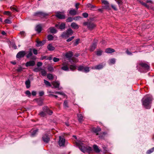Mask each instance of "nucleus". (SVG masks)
I'll return each instance as SVG.
<instances>
[{
    "label": "nucleus",
    "mask_w": 154,
    "mask_h": 154,
    "mask_svg": "<svg viewBox=\"0 0 154 154\" xmlns=\"http://www.w3.org/2000/svg\"><path fill=\"white\" fill-rule=\"evenodd\" d=\"M87 6L88 8H90L91 9H93L95 8V6L93 5H92L91 4H90V3L88 4L87 5Z\"/></svg>",
    "instance_id": "nucleus-40"
},
{
    "label": "nucleus",
    "mask_w": 154,
    "mask_h": 154,
    "mask_svg": "<svg viewBox=\"0 0 154 154\" xmlns=\"http://www.w3.org/2000/svg\"><path fill=\"white\" fill-rule=\"evenodd\" d=\"M77 117L79 121L80 122H82L83 121V116L82 114L80 113H79L77 114Z\"/></svg>",
    "instance_id": "nucleus-26"
},
{
    "label": "nucleus",
    "mask_w": 154,
    "mask_h": 154,
    "mask_svg": "<svg viewBox=\"0 0 154 154\" xmlns=\"http://www.w3.org/2000/svg\"><path fill=\"white\" fill-rule=\"evenodd\" d=\"M74 38V36H72L66 40V42H69L72 40Z\"/></svg>",
    "instance_id": "nucleus-48"
},
{
    "label": "nucleus",
    "mask_w": 154,
    "mask_h": 154,
    "mask_svg": "<svg viewBox=\"0 0 154 154\" xmlns=\"http://www.w3.org/2000/svg\"><path fill=\"white\" fill-rule=\"evenodd\" d=\"M65 11H58L56 12V14L55 16L59 19H63L65 18V15L64 14Z\"/></svg>",
    "instance_id": "nucleus-7"
},
{
    "label": "nucleus",
    "mask_w": 154,
    "mask_h": 154,
    "mask_svg": "<svg viewBox=\"0 0 154 154\" xmlns=\"http://www.w3.org/2000/svg\"><path fill=\"white\" fill-rule=\"evenodd\" d=\"M20 34L21 35V36H24L25 35V32L24 31L20 32Z\"/></svg>",
    "instance_id": "nucleus-61"
},
{
    "label": "nucleus",
    "mask_w": 154,
    "mask_h": 154,
    "mask_svg": "<svg viewBox=\"0 0 154 154\" xmlns=\"http://www.w3.org/2000/svg\"><path fill=\"white\" fill-rule=\"evenodd\" d=\"M38 129H36L35 130H34L33 131H31V136L32 137H34L35 136V134H36L37 132L38 131Z\"/></svg>",
    "instance_id": "nucleus-32"
},
{
    "label": "nucleus",
    "mask_w": 154,
    "mask_h": 154,
    "mask_svg": "<svg viewBox=\"0 0 154 154\" xmlns=\"http://www.w3.org/2000/svg\"><path fill=\"white\" fill-rule=\"evenodd\" d=\"M52 85L55 88H59L60 83L58 81L53 82L52 83Z\"/></svg>",
    "instance_id": "nucleus-25"
},
{
    "label": "nucleus",
    "mask_w": 154,
    "mask_h": 154,
    "mask_svg": "<svg viewBox=\"0 0 154 154\" xmlns=\"http://www.w3.org/2000/svg\"><path fill=\"white\" fill-rule=\"evenodd\" d=\"M81 18H82V17L80 16H76L74 17L73 19L74 20H77Z\"/></svg>",
    "instance_id": "nucleus-52"
},
{
    "label": "nucleus",
    "mask_w": 154,
    "mask_h": 154,
    "mask_svg": "<svg viewBox=\"0 0 154 154\" xmlns=\"http://www.w3.org/2000/svg\"><path fill=\"white\" fill-rule=\"evenodd\" d=\"M82 16L85 18H87L88 16V14L87 13H84L82 14Z\"/></svg>",
    "instance_id": "nucleus-53"
},
{
    "label": "nucleus",
    "mask_w": 154,
    "mask_h": 154,
    "mask_svg": "<svg viewBox=\"0 0 154 154\" xmlns=\"http://www.w3.org/2000/svg\"><path fill=\"white\" fill-rule=\"evenodd\" d=\"M116 1L119 5L122 3V1L121 0H116Z\"/></svg>",
    "instance_id": "nucleus-64"
},
{
    "label": "nucleus",
    "mask_w": 154,
    "mask_h": 154,
    "mask_svg": "<svg viewBox=\"0 0 154 154\" xmlns=\"http://www.w3.org/2000/svg\"><path fill=\"white\" fill-rule=\"evenodd\" d=\"M55 94H59L60 95H65V94L63 92H55Z\"/></svg>",
    "instance_id": "nucleus-54"
},
{
    "label": "nucleus",
    "mask_w": 154,
    "mask_h": 154,
    "mask_svg": "<svg viewBox=\"0 0 154 154\" xmlns=\"http://www.w3.org/2000/svg\"><path fill=\"white\" fill-rule=\"evenodd\" d=\"M62 66L61 69L65 71H69V68L68 66V64L67 62H64L62 64Z\"/></svg>",
    "instance_id": "nucleus-9"
},
{
    "label": "nucleus",
    "mask_w": 154,
    "mask_h": 154,
    "mask_svg": "<svg viewBox=\"0 0 154 154\" xmlns=\"http://www.w3.org/2000/svg\"><path fill=\"white\" fill-rule=\"evenodd\" d=\"M44 83L46 85L48 86H51V84L48 81L45 79L44 80Z\"/></svg>",
    "instance_id": "nucleus-43"
},
{
    "label": "nucleus",
    "mask_w": 154,
    "mask_h": 154,
    "mask_svg": "<svg viewBox=\"0 0 154 154\" xmlns=\"http://www.w3.org/2000/svg\"><path fill=\"white\" fill-rule=\"evenodd\" d=\"M59 140L58 141L59 145L60 146H64L65 143V139L60 136H59Z\"/></svg>",
    "instance_id": "nucleus-12"
},
{
    "label": "nucleus",
    "mask_w": 154,
    "mask_h": 154,
    "mask_svg": "<svg viewBox=\"0 0 154 154\" xmlns=\"http://www.w3.org/2000/svg\"><path fill=\"white\" fill-rule=\"evenodd\" d=\"M26 52L25 51H22L19 52L16 55V57L17 58L20 59L23 57L26 54Z\"/></svg>",
    "instance_id": "nucleus-10"
},
{
    "label": "nucleus",
    "mask_w": 154,
    "mask_h": 154,
    "mask_svg": "<svg viewBox=\"0 0 154 154\" xmlns=\"http://www.w3.org/2000/svg\"><path fill=\"white\" fill-rule=\"evenodd\" d=\"M43 109L44 112H41L39 113V115L41 116H45L46 113L50 115H51L53 113V111L52 110H50L47 106H45L43 107Z\"/></svg>",
    "instance_id": "nucleus-4"
},
{
    "label": "nucleus",
    "mask_w": 154,
    "mask_h": 154,
    "mask_svg": "<svg viewBox=\"0 0 154 154\" xmlns=\"http://www.w3.org/2000/svg\"><path fill=\"white\" fill-rule=\"evenodd\" d=\"M80 5V3H77L75 4V7L77 10L79 8V6Z\"/></svg>",
    "instance_id": "nucleus-63"
},
{
    "label": "nucleus",
    "mask_w": 154,
    "mask_h": 154,
    "mask_svg": "<svg viewBox=\"0 0 154 154\" xmlns=\"http://www.w3.org/2000/svg\"><path fill=\"white\" fill-rule=\"evenodd\" d=\"M107 133L106 132H103L102 133H100L99 134V137L100 139H104L105 135Z\"/></svg>",
    "instance_id": "nucleus-31"
},
{
    "label": "nucleus",
    "mask_w": 154,
    "mask_h": 154,
    "mask_svg": "<svg viewBox=\"0 0 154 154\" xmlns=\"http://www.w3.org/2000/svg\"><path fill=\"white\" fill-rule=\"evenodd\" d=\"M4 14H5L8 15H10L11 14V13L10 11H5L4 12Z\"/></svg>",
    "instance_id": "nucleus-58"
},
{
    "label": "nucleus",
    "mask_w": 154,
    "mask_h": 154,
    "mask_svg": "<svg viewBox=\"0 0 154 154\" xmlns=\"http://www.w3.org/2000/svg\"><path fill=\"white\" fill-rule=\"evenodd\" d=\"M115 51V50L112 48H108L105 50V52L107 53H111Z\"/></svg>",
    "instance_id": "nucleus-22"
},
{
    "label": "nucleus",
    "mask_w": 154,
    "mask_h": 154,
    "mask_svg": "<svg viewBox=\"0 0 154 154\" xmlns=\"http://www.w3.org/2000/svg\"><path fill=\"white\" fill-rule=\"evenodd\" d=\"M152 97L151 96H145L142 100V104L147 109H149L151 107L152 101Z\"/></svg>",
    "instance_id": "nucleus-1"
},
{
    "label": "nucleus",
    "mask_w": 154,
    "mask_h": 154,
    "mask_svg": "<svg viewBox=\"0 0 154 154\" xmlns=\"http://www.w3.org/2000/svg\"><path fill=\"white\" fill-rule=\"evenodd\" d=\"M47 78L50 80H52L53 79V77L51 74H48L47 75Z\"/></svg>",
    "instance_id": "nucleus-41"
},
{
    "label": "nucleus",
    "mask_w": 154,
    "mask_h": 154,
    "mask_svg": "<svg viewBox=\"0 0 154 154\" xmlns=\"http://www.w3.org/2000/svg\"><path fill=\"white\" fill-rule=\"evenodd\" d=\"M138 64L140 65L141 67V68H140L139 69V70L140 72H142L144 71L142 69V68L144 70H148L149 69V65L147 63L143 62H140L138 63Z\"/></svg>",
    "instance_id": "nucleus-6"
},
{
    "label": "nucleus",
    "mask_w": 154,
    "mask_h": 154,
    "mask_svg": "<svg viewBox=\"0 0 154 154\" xmlns=\"http://www.w3.org/2000/svg\"><path fill=\"white\" fill-rule=\"evenodd\" d=\"M42 27L40 25H38L36 26L35 28V30L38 33H40L42 31Z\"/></svg>",
    "instance_id": "nucleus-24"
},
{
    "label": "nucleus",
    "mask_w": 154,
    "mask_h": 154,
    "mask_svg": "<svg viewBox=\"0 0 154 154\" xmlns=\"http://www.w3.org/2000/svg\"><path fill=\"white\" fill-rule=\"evenodd\" d=\"M73 33V31L71 28H69L67 29L66 31L63 32L61 35V36L63 38H67L72 35Z\"/></svg>",
    "instance_id": "nucleus-3"
},
{
    "label": "nucleus",
    "mask_w": 154,
    "mask_h": 154,
    "mask_svg": "<svg viewBox=\"0 0 154 154\" xmlns=\"http://www.w3.org/2000/svg\"><path fill=\"white\" fill-rule=\"evenodd\" d=\"M23 68L21 66H20L16 70L17 72H20L23 70Z\"/></svg>",
    "instance_id": "nucleus-49"
},
{
    "label": "nucleus",
    "mask_w": 154,
    "mask_h": 154,
    "mask_svg": "<svg viewBox=\"0 0 154 154\" xmlns=\"http://www.w3.org/2000/svg\"><path fill=\"white\" fill-rule=\"evenodd\" d=\"M36 46L37 47H39L43 45L45 43V41L43 40L42 41H36Z\"/></svg>",
    "instance_id": "nucleus-19"
},
{
    "label": "nucleus",
    "mask_w": 154,
    "mask_h": 154,
    "mask_svg": "<svg viewBox=\"0 0 154 154\" xmlns=\"http://www.w3.org/2000/svg\"><path fill=\"white\" fill-rule=\"evenodd\" d=\"M76 67L75 65H71L69 66L70 69L72 71L75 70L76 69Z\"/></svg>",
    "instance_id": "nucleus-33"
},
{
    "label": "nucleus",
    "mask_w": 154,
    "mask_h": 154,
    "mask_svg": "<svg viewBox=\"0 0 154 154\" xmlns=\"http://www.w3.org/2000/svg\"><path fill=\"white\" fill-rule=\"evenodd\" d=\"M48 50L50 51H53L55 49V48L51 44L48 45L47 47Z\"/></svg>",
    "instance_id": "nucleus-23"
},
{
    "label": "nucleus",
    "mask_w": 154,
    "mask_h": 154,
    "mask_svg": "<svg viewBox=\"0 0 154 154\" xmlns=\"http://www.w3.org/2000/svg\"><path fill=\"white\" fill-rule=\"evenodd\" d=\"M25 94H26V95H27L29 97H30L31 96V92L29 90L26 91L25 92Z\"/></svg>",
    "instance_id": "nucleus-45"
},
{
    "label": "nucleus",
    "mask_w": 154,
    "mask_h": 154,
    "mask_svg": "<svg viewBox=\"0 0 154 154\" xmlns=\"http://www.w3.org/2000/svg\"><path fill=\"white\" fill-rule=\"evenodd\" d=\"M10 8L11 10L14 11H16L17 12H18L19 11L18 10L14 7H11Z\"/></svg>",
    "instance_id": "nucleus-47"
},
{
    "label": "nucleus",
    "mask_w": 154,
    "mask_h": 154,
    "mask_svg": "<svg viewBox=\"0 0 154 154\" xmlns=\"http://www.w3.org/2000/svg\"><path fill=\"white\" fill-rule=\"evenodd\" d=\"M101 131V129L99 127H97L96 128H93L92 129L93 132L96 133L97 135L98 134V133Z\"/></svg>",
    "instance_id": "nucleus-20"
},
{
    "label": "nucleus",
    "mask_w": 154,
    "mask_h": 154,
    "mask_svg": "<svg viewBox=\"0 0 154 154\" xmlns=\"http://www.w3.org/2000/svg\"><path fill=\"white\" fill-rule=\"evenodd\" d=\"M42 139L44 142L46 143H48L50 140V138L47 134H45L43 136Z\"/></svg>",
    "instance_id": "nucleus-13"
},
{
    "label": "nucleus",
    "mask_w": 154,
    "mask_h": 154,
    "mask_svg": "<svg viewBox=\"0 0 154 154\" xmlns=\"http://www.w3.org/2000/svg\"><path fill=\"white\" fill-rule=\"evenodd\" d=\"M84 66H80L78 67V70L79 71H84Z\"/></svg>",
    "instance_id": "nucleus-36"
},
{
    "label": "nucleus",
    "mask_w": 154,
    "mask_h": 154,
    "mask_svg": "<svg viewBox=\"0 0 154 154\" xmlns=\"http://www.w3.org/2000/svg\"><path fill=\"white\" fill-rule=\"evenodd\" d=\"M34 16H38L40 17H45L46 16L48 15V14L45 13L44 12H35L34 14Z\"/></svg>",
    "instance_id": "nucleus-8"
},
{
    "label": "nucleus",
    "mask_w": 154,
    "mask_h": 154,
    "mask_svg": "<svg viewBox=\"0 0 154 154\" xmlns=\"http://www.w3.org/2000/svg\"><path fill=\"white\" fill-rule=\"evenodd\" d=\"M44 94V92L43 91H40L39 92V95L40 96H43Z\"/></svg>",
    "instance_id": "nucleus-59"
},
{
    "label": "nucleus",
    "mask_w": 154,
    "mask_h": 154,
    "mask_svg": "<svg viewBox=\"0 0 154 154\" xmlns=\"http://www.w3.org/2000/svg\"><path fill=\"white\" fill-rule=\"evenodd\" d=\"M103 67V66L102 64H100L95 66H93L91 67V68L93 69L100 70L102 69Z\"/></svg>",
    "instance_id": "nucleus-16"
},
{
    "label": "nucleus",
    "mask_w": 154,
    "mask_h": 154,
    "mask_svg": "<svg viewBox=\"0 0 154 154\" xmlns=\"http://www.w3.org/2000/svg\"><path fill=\"white\" fill-rule=\"evenodd\" d=\"M71 26L73 29H77L79 28V25L75 23H72L71 24Z\"/></svg>",
    "instance_id": "nucleus-21"
},
{
    "label": "nucleus",
    "mask_w": 154,
    "mask_h": 154,
    "mask_svg": "<svg viewBox=\"0 0 154 154\" xmlns=\"http://www.w3.org/2000/svg\"><path fill=\"white\" fill-rule=\"evenodd\" d=\"M39 70H40L38 68H37V67L33 69V71L35 72H38L39 71Z\"/></svg>",
    "instance_id": "nucleus-62"
},
{
    "label": "nucleus",
    "mask_w": 154,
    "mask_h": 154,
    "mask_svg": "<svg viewBox=\"0 0 154 154\" xmlns=\"http://www.w3.org/2000/svg\"><path fill=\"white\" fill-rule=\"evenodd\" d=\"M41 73L42 76H45L46 75V72L45 70H42L41 72Z\"/></svg>",
    "instance_id": "nucleus-50"
},
{
    "label": "nucleus",
    "mask_w": 154,
    "mask_h": 154,
    "mask_svg": "<svg viewBox=\"0 0 154 154\" xmlns=\"http://www.w3.org/2000/svg\"><path fill=\"white\" fill-rule=\"evenodd\" d=\"M97 45V42H94L90 47L89 50L91 51H93L96 48Z\"/></svg>",
    "instance_id": "nucleus-15"
},
{
    "label": "nucleus",
    "mask_w": 154,
    "mask_h": 154,
    "mask_svg": "<svg viewBox=\"0 0 154 154\" xmlns=\"http://www.w3.org/2000/svg\"><path fill=\"white\" fill-rule=\"evenodd\" d=\"M141 3L142 4V5L147 7V8H149V5H147L146 4L143 2H141Z\"/></svg>",
    "instance_id": "nucleus-56"
},
{
    "label": "nucleus",
    "mask_w": 154,
    "mask_h": 154,
    "mask_svg": "<svg viewBox=\"0 0 154 154\" xmlns=\"http://www.w3.org/2000/svg\"><path fill=\"white\" fill-rule=\"evenodd\" d=\"M32 55V49H30L29 50V51L28 53L26 55V57L29 58H30V57H31Z\"/></svg>",
    "instance_id": "nucleus-29"
},
{
    "label": "nucleus",
    "mask_w": 154,
    "mask_h": 154,
    "mask_svg": "<svg viewBox=\"0 0 154 154\" xmlns=\"http://www.w3.org/2000/svg\"><path fill=\"white\" fill-rule=\"evenodd\" d=\"M32 51L33 53L35 55H37L38 54V51L37 50H36L34 48L32 49Z\"/></svg>",
    "instance_id": "nucleus-55"
},
{
    "label": "nucleus",
    "mask_w": 154,
    "mask_h": 154,
    "mask_svg": "<svg viewBox=\"0 0 154 154\" xmlns=\"http://www.w3.org/2000/svg\"><path fill=\"white\" fill-rule=\"evenodd\" d=\"M42 63L40 62H38L37 63V65L38 67H39L42 66Z\"/></svg>",
    "instance_id": "nucleus-60"
},
{
    "label": "nucleus",
    "mask_w": 154,
    "mask_h": 154,
    "mask_svg": "<svg viewBox=\"0 0 154 154\" xmlns=\"http://www.w3.org/2000/svg\"><path fill=\"white\" fill-rule=\"evenodd\" d=\"M109 64H114L116 62V60L115 59H111L109 60Z\"/></svg>",
    "instance_id": "nucleus-34"
},
{
    "label": "nucleus",
    "mask_w": 154,
    "mask_h": 154,
    "mask_svg": "<svg viewBox=\"0 0 154 154\" xmlns=\"http://www.w3.org/2000/svg\"><path fill=\"white\" fill-rule=\"evenodd\" d=\"M63 105V106L65 108H68L69 107L68 106V102L66 100L64 101Z\"/></svg>",
    "instance_id": "nucleus-37"
},
{
    "label": "nucleus",
    "mask_w": 154,
    "mask_h": 154,
    "mask_svg": "<svg viewBox=\"0 0 154 154\" xmlns=\"http://www.w3.org/2000/svg\"><path fill=\"white\" fill-rule=\"evenodd\" d=\"M83 25L87 26L88 29L90 30H92L96 27V24L91 21L85 22L83 23Z\"/></svg>",
    "instance_id": "nucleus-5"
},
{
    "label": "nucleus",
    "mask_w": 154,
    "mask_h": 154,
    "mask_svg": "<svg viewBox=\"0 0 154 154\" xmlns=\"http://www.w3.org/2000/svg\"><path fill=\"white\" fill-rule=\"evenodd\" d=\"M48 39V41H51L53 39L54 37L51 35H50L47 36Z\"/></svg>",
    "instance_id": "nucleus-38"
},
{
    "label": "nucleus",
    "mask_w": 154,
    "mask_h": 154,
    "mask_svg": "<svg viewBox=\"0 0 154 154\" xmlns=\"http://www.w3.org/2000/svg\"><path fill=\"white\" fill-rule=\"evenodd\" d=\"M73 55V53L72 51H69L66 53L65 55V57L69 59V61L71 62V63H72V62L73 60L71 59V57H72Z\"/></svg>",
    "instance_id": "nucleus-11"
},
{
    "label": "nucleus",
    "mask_w": 154,
    "mask_h": 154,
    "mask_svg": "<svg viewBox=\"0 0 154 154\" xmlns=\"http://www.w3.org/2000/svg\"><path fill=\"white\" fill-rule=\"evenodd\" d=\"M66 24L64 23H62L59 26V29L61 30L65 29Z\"/></svg>",
    "instance_id": "nucleus-28"
},
{
    "label": "nucleus",
    "mask_w": 154,
    "mask_h": 154,
    "mask_svg": "<svg viewBox=\"0 0 154 154\" xmlns=\"http://www.w3.org/2000/svg\"><path fill=\"white\" fill-rule=\"evenodd\" d=\"M35 64V62L33 60H30L28 62H27L25 66L26 67L33 66Z\"/></svg>",
    "instance_id": "nucleus-14"
},
{
    "label": "nucleus",
    "mask_w": 154,
    "mask_h": 154,
    "mask_svg": "<svg viewBox=\"0 0 154 154\" xmlns=\"http://www.w3.org/2000/svg\"><path fill=\"white\" fill-rule=\"evenodd\" d=\"M73 20V19L72 17H69L66 19V21L67 22H72Z\"/></svg>",
    "instance_id": "nucleus-39"
},
{
    "label": "nucleus",
    "mask_w": 154,
    "mask_h": 154,
    "mask_svg": "<svg viewBox=\"0 0 154 154\" xmlns=\"http://www.w3.org/2000/svg\"><path fill=\"white\" fill-rule=\"evenodd\" d=\"M93 148L94 151L97 153H99L100 151L98 146L96 145H94L93 146Z\"/></svg>",
    "instance_id": "nucleus-27"
},
{
    "label": "nucleus",
    "mask_w": 154,
    "mask_h": 154,
    "mask_svg": "<svg viewBox=\"0 0 154 154\" xmlns=\"http://www.w3.org/2000/svg\"><path fill=\"white\" fill-rule=\"evenodd\" d=\"M25 84L26 88H29L30 86V82L29 80L28 79L25 82Z\"/></svg>",
    "instance_id": "nucleus-30"
},
{
    "label": "nucleus",
    "mask_w": 154,
    "mask_h": 154,
    "mask_svg": "<svg viewBox=\"0 0 154 154\" xmlns=\"http://www.w3.org/2000/svg\"><path fill=\"white\" fill-rule=\"evenodd\" d=\"M79 40H80L79 39H76L73 44L74 45V46H76L79 43Z\"/></svg>",
    "instance_id": "nucleus-46"
},
{
    "label": "nucleus",
    "mask_w": 154,
    "mask_h": 154,
    "mask_svg": "<svg viewBox=\"0 0 154 154\" xmlns=\"http://www.w3.org/2000/svg\"><path fill=\"white\" fill-rule=\"evenodd\" d=\"M53 60L54 62H57L59 61L60 59L58 58L54 57L53 59Z\"/></svg>",
    "instance_id": "nucleus-57"
},
{
    "label": "nucleus",
    "mask_w": 154,
    "mask_h": 154,
    "mask_svg": "<svg viewBox=\"0 0 154 154\" xmlns=\"http://www.w3.org/2000/svg\"><path fill=\"white\" fill-rule=\"evenodd\" d=\"M90 71L89 68L88 67H84V68L83 72L87 73L88 72Z\"/></svg>",
    "instance_id": "nucleus-35"
},
{
    "label": "nucleus",
    "mask_w": 154,
    "mask_h": 154,
    "mask_svg": "<svg viewBox=\"0 0 154 154\" xmlns=\"http://www.w3.org/2000/svg\"><path fill=\"white\" fill-rule=\"evenodd\" d=\"M154 150V147L148 150L147 152V154H149L152 152Z\"/></svg>",
    "instance_id": "nucleus-44"
},
{
    "label": "nucleus",
    "mask_w": 154,
    "mask_h": 154,
    "mask_svg": "<svg viewBox=\"0 0 154 154\" xmlns=\"http://www.w3.org/2000/svg\"><path fill=\"white\" fill-rule=\"evenodd\" d=\"M48 32L50 31L51 33H56L57 31L56 29L53 27L49 28L48 29Z\"/></svg>",
    "instance_id": "nucleus-18"
},
{
    "label": "nucleus",
    "mask_w": 154,
    "mask_h": 154,
    "mask_svg": "<svg viewBox=\"0 0 154 154\" xmlns=\"http://www.w3.org/2000/svg\"><path fill=\"white\" fill-rule=\"evenodd\" d=\"M75 143L79 149L83 152H90L92 150L91 147L86 146L80 141H77Z\"/></svg>",
    "instance_id": "nucleus-2"
},
{
    "label": "nucleus",
    "mask_w": 154,
    "mask_h": 154,
    "mask_svg": "<svg viewBox=\"0 0 154 154\" xmlns=\"http://www.w3.org/2000/svg\"><path fill=\"white\" fill-rule=\"evenodd\" d=\"M102 51L100 50H98L96 52V54L97 56H101L102 53Z\"/></svg>",
    "instance_id": "nucleus-42"
},
{
    "label": "nucleus",
    "mask_w": 154,
    "mask_h": 154,
    "mask_svg": "<svg viewBox=\"0 0 154 154\" xmlns=\"http://www.w3.org/2000/svg\"><path fill=\"white\" fill-rule=\"evenodd\" d=\"M68 12L70 15L72 16H75L77 14L76 11L74 9H70L68 11Z\"/></svg>",
    "instance_id": "nucleus-17"
},
{
    "label": "nucleus",
    "mask_w": 154,
    "mask_h": 154,
    "mask_svg": "<svg viewBox=\"0 0 154 154\" xmlns=\"http://www.w3.org/2000/svg\"><path fill=\"white\" fill-rule=\"evenodd\" d=\"M5 22L6 23L10 24L11 23V21L9 19H6L5 20Z\"/></svg>",
    "instance_id": "nucleus-51"
}]
</instances>
